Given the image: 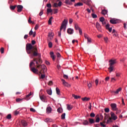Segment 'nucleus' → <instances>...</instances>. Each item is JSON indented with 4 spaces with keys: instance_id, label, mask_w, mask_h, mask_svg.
<instances>
[{
    "instance_id": "obj_1",
    "label": "nucleus",
    "mask_w": 127,
    "mask_h": 127,
    "mask_svg": "<svg viewBox=\"0 0 127 127\" xmlns=\"http://www.w3.org/2000/svg\"><path fill=\"white\" fill-rule=\"evenodd\" d=\"M34 61L36 62V67L39 70V73L41 74V79H44L45 78V75L42 74L45 73V71H47L46 66L42 64V60L40 58H34Z\"/></svg>"
},
{
    "instance_id": "obj_2",
    "label": "nucleus",
    "mask_w": 127,
    "mask_h": 127,
    "mask_svg": "<svg viewBox=\"0 0 127 127\" xmlns=\"http://www.w3.org/2000/svg\"><path fill=\"white\" fill-rule=\"evenodd\" d=\"M26 50L28 54H31L32 56L36 57L39 55L37 48L32 46L31 44H27L26 46Z\"/></svg>"
},
{
    "instance_id": "obj_3",
    "label": "nucleus",
    "mask_w": 127,
    "mask_h": 127,
    "mask_svg": "<svg viewBox=\"0 0 127 127\" xmlns=\"http://www.w3.org/2000/svg\"><path fill=\"white\" fill-rule=\"evenodd\" d=\"M109 67H108V70H109L110 73H112L114 71V65L117 63V61L116 60H111L109 61Z\"/></svg>"
},
{
    "instance_id": "obj_4",
    "label": "nucleus",
    "mask_w": 127,
    "mask_h": 127,
    "mask_svg": "<svg viewBox=\"0 0 127 127\" xmlns=\"http://www.w3.org/2000/svg\"><path fill=\"white\" fill-rule=\"evenodd\" d=\"M34 62H35L34 60L33 61H32L29 64V67L30 68V70L33 73H34L35 74H36L39 72V70H38V69L35 68V67H32V65H35V64H34Z\"/></svg>"
},
{
    "instance_id": "obj_5",
    "label": "nucleus",
    "mask_w": 127,
    "mask_h": 127,
    "mask_svg": "<svg viewBox=\"0 0 127 127\" xmlns=\"http://www.w3.org/2000/svg\"><path fill=\"white\" fill-rule=\"evenodd\" d=\"M67 22H68V21L66 20L65 19H64L63 21L61 27L60 28V32L62 31V29H63V28H64V31L66 30V24H67Z\"/></svg>"
},
{
    "instance_id": "obj_6",
    "label": "nucleus",
    "mask_w": 127,
    "mask_h": 127,
    "mask_svg": "<svg viewBox=\"0 0 127 127\" xmlns=\"http://www.w3.org/2000/svg\"><path fill=\"white\" fill-rule=\"evenodd\" d=\"M110 106L113 111H118V108L117 107V104L116 103H111Z\"/></svg>"
},
{
    "instance_id": "obj_7",
    "label": "nucleus",
    "mask_w": 127,
    "mask_h": 127,
    "mask_svg": "<svg viewBox=\"0 0 127 127\" xmlns=\"http://www.w3.org/2000/svg\"><path fill=\"white\" fill-rule=\"evenodd\" d=\"M111 116V119L114 121H116V120H118V117L113 112H111L110 113Z\"/></svg>"
},
{
    "instance_id": "obj_8",
    "label": "nucleus",
    "mask_w": 127,
    "mask_h": 127,
    "mask_svg": "<svg viewBox=\"0 0 127 127\" xmlns=\"http://www.w3.org/2000/svg\"><path fill=\"white\" fill-rule=\"evenodd\" d=\"M62 82H63V85L65 86V87H70L71 85L69 84L66 81H65L64 79H61Z\"/></svg>"
},
{
    "instance_id": "obj_9",
    "label": "nucleus",
    "mask_w": 127,
    "mask_h": 127,
    "mask_svg": "<svg viewBox=\"0 0 127 127\" xmlns=\"http://www.w3.org/2000/svg\"><path fill=\"white\" fill-rule=\"evenodd\" d=\"M17 11L18 12H21V11H22V8H23V6L21 5H18L17 6Z\"/></svg>"
},
{
    "instance_id": "obj_10",
    "label": "nucleus",
    "mask_w": 127,
    "mask_h": 127,
    "mask_svg": "<svg viewBox=\"0 0 127 127\" xmlns=\"http://www.w3.org/2000/svg\"><path fill=\"white\" fill-rule=\"evenodd\" d=\"M67 32L68 34H73V33H74V30L72 28H68L67 30Z\"/></svg>"
},
{
    "instance_id": "obj_11",
    "label": "nucleus",
    "mask_w": 127,
    "mask_h": 127,
    "mask_svg": "<svg viewBox=\"0 0 127 127\" xmlns=\"http://www.w3.org/2000/svg\"><path fill=\"white\" fill-rule=\"evenodd\" d=\"M110 22L112 24H117V23H118V20L115 19H112L110 20Z\"/></svg>"
},
{
    "instance_id": "obj_12",
    "label": "nucleus",
    "mask_w": 127,
    "mask_h": 127,
    "mask_svg": "<svg viewBox=\"0 0 127 127\" xmlns=\"http://www.w3.org/2000/svg\"><path fill=\"white\" fill-rule=\"evenodd\" d=\"M47 114H51L52 112V108L51 107H48L46 109Z\"/></svg>"
},
{
    "instance_id": "obj_13",
    "label": "nucleus",
    "mask_w": 127,
    "mask_h": 127,
    "mask_svg": "<svg viewBox=\"0 0 127 127\" xmlns=\"http://www.w3.org/2000/svg\"><path fill=\"white\" fill-rule=\"evenodd\" d=\"M106 28L109 30V32H112V28H110V24L108 23L106 24Z\"/></svg>"
},
{
    "instance_id": "obj_14",
    "label": "nucleus",
    "mask_w": 127,
    "mask_h": 127,
    "mask_svg": "<svg viewBox=\"0 0 127 127\" xmlns=\"http://www.w3.org/2000/svg\"><path fill=\"white\" fill-rule=\"evenodd\" d=\"M31 95H32V94H31V92H30L29 94H28L26 96V97H25L24 98V100H26V101H28L29 100H30V98H29V97H30V96H31Z\"/></svg>"
},
{
    "instance_id": "obj_15",
    "label": "nucleus",
    "mask_w": 127,
    "mask_h": 127,
    "mask_svg": "<svg viewBox=\"0 0 127 127\" xmlns=\"http://www.w3.org/2000/svg\"><path fill=\"white\" fill-rule=\"evenodd\" d=\"M50 55H51V58L54 61L55 60V59L56 58V57H55V56H54V53H53V52H51L50 53Z\"/></svg>"
},
{
    "instance_id": "obj_16",
    "label": "nucleus",
    "mask_w": 127,
    "mask_h": 127,
    "mask_svg": "<svg viewBox=\"0 0 127 127\" xmlns=\"http://www.w3.org/2000/svg\"><path fill=\"white\" fill-rule=\"evenodd\" d=\"M21 124L23 126V127H27V122L24 120L21 121Z\"/></svg>"
},
{
    "instance_id": "obj_17",
    "label": "nucleus",
    "mask_w": 127,
    "mask_h": 127,
    "mask_svg": "<svg viewBox=\"0 0 127 127\" xmlns=\"http://www.w3.org/2000/svg\"><path fill=\"white\" fill-rule=\"evenodd\" d=\"M104 124H107V122H106V120L105 119L104 121H103V122L100 123V125L101 126V127H106V125Z\"/></svg>"
},
{
    "instance_id": "obj_18",
    "label": "nucleus",
    "mask_w": 127,
    "mask_h": 127,
    "mask_svg": "<svg viewBox=\"0 0 127 127\" xmlns=\"http://www.w3.org/2000/svg\"><path fill=\"white\" fill-rule=\"evenodd\" d=\"M53 36H54V34L52 32H49L48 34V37H50V39H52L53 38Z\"/></svg>"
},
{
    "instance_id": "obj_19",
    "label": "nucleus",
    "mask_w": 127,
    "mask_h": 127,
    "mask_svg": "<svg viewBox=\"0 0 127 127\" xmlns=\"http://www.w3.org/2000/svg\"><path fill=\"white\" fill-rule=\"evenodd\" d=\"M96 27L98 30H100L101 29V25H100V23L99 22H96Z\"/></svg>"
},
{
    "instance_id": "obj_20",
    "label": "nucleus",
    "mask_w": 127,
    "mask_h": 127,
    "mask_svg": "<svg viewBox=\"0 0 127 127\" xmlns=\"http://www.w3.org/2000/svg\"><path fill=\"white\" fill-rule=\"evenodd\" d=\"M67 109L68 111H71V110L72 109H73V106L67 104Z\"/></svg>"
},
{
    "instance_id": "obj_21",
    "label": "nucleus",
    "mask_w": 127,
    "mask_h": 127,
    "mask_svg": "<svg viewBox=\"0 0 127 127\" xmlns=\"http://www.w3.org/2000/svg\"><path fill=\"white\" fill-rule=\"evenodd\" d=\"M101 13L103 15H106V14H107V13H108V10H107L106 9H103L102 10Z\"/></svg>"
},
{
    "instance_id": "obj_22",
    "label": "nucleus",
    "mask_w": 127,
    "mask_h": 127,
    "mask_svg": "<svg viewBox=\"0 0 127 127\" xmlns=\"http://www.w3.org/2000/svg\"><path fill=\"white\" fill-rule=\"evenodd\" d=\"M17 5H10V9L11 10H14V9H15V8L16 7Z\"/></svg>"
},
{
    "instance_id": "obj_23",
    "label": "nucleus",
    "mask_w": 127,
    "mask_h": 127,
    "mask_svg": "<svg viewBox=\"0 0 127 127\" xmlns=\"http://www.w3.org/2000/svg\"><path fill=\"white\" fill-rule=\"evenodd\" d=\"M88 121L90 124H95V120L92 118H89Z\"/></svg>"
},
{
    "instance_id": "obj_24",
    "label": "nucleus",
    "mask_w": 127,
    "mask_h": 127,
    "mask_svg": "<svg viewBox=\"0 0 127 127\" xmlns=\"http://www.w3.org/2000/svg\"><path fill=\"white\" fill-rule=\"evenodd\" d=\"M52 12V9L51 8L47 9V14H49V13H51Z\"/></svg>"
},
{
    "instance_id": "obj_25",
    "label": "nucleus",
    "mask_w": 127,
    "mask_h": 127,
    "mask_svg": "<svg viewBox=\"0 0 127 127\" xmlns=\"http://www.w3.org/2000/svg\"><path fill=\"white\" fill-rule=\"evenodd\" d=\"M82 5H83V3L81 2H78L74 4V6H82Z\"/></svg>"
},
{
    "instance_id": "obj_26",
    "label": "nucleus",
    "mask_w": 127,
    "mask_h": 127,
    "mask_svg": "<svg viewBox=\"0 0 127 127\" xmlns=\"http://www.w3.org/2000/svg\"><path fill=\"white\" fill-rule=\"evenodd\" d=\"M52 19H53V17L51 16L48 21V24L50 25L52 24Z\"/></svg>"
},
{
    "instance_id": "obj_27",
    "label": "nucleus",
    "mask_w": 127,
    "mask_h": 127,
    "mask_svg": "<svg viewBox=\"0 0 127 127\" xmlns=\"http://www.w3.org/2000/svg\"><path fill=\"white\" fill-rule=\"evenodd\" d=\"M47 93L48 94V95H52V90H51V89L47 90Z\"/></svg>"
},
{
    "instance_id": "obj_28",
    "label": "nucleus",
    "mask_w": 127,
    "mask_h": 127,
    "mask_svg": "<svg viewBox=\"0 0 127 127\" xmlns=\"http://www.w3.org/2000/svg\"><path fill=\"white\" fill-rule=\"evenodd\" d=\"M74 28L75 30H78V29L79 30V28H80V27H79V25H78V24H74Z\"/></svg>"
},
{
    "instance_id": "obj_29",
    "label": "nucleus",
    "mask_w": 127,
    "mask_h": 127,
    "mask_svg": "<svg viewBox=\"0 0 127 127\" xmlns=\"http://www.w3.org/2000/svg\"><path fill=\"white\" fill-rule=\"evenodd\" d=\"M44 121L46 123H51V122H52V119L48 118V119H45Z\"/></svg>"
},
{
    "instance_id": "obj_30",
    "label": "nucleus",
    "mask_w": 127,
    "mask_h": 127,
    "mask_svg": "<svg viewBox=\"0 0 127 127\" xmlns=\"http://www.w3.org/2000/svg\"><path fill=\"white\" fill-rule=\"evenodd\" d=\"M40 98L43 102H44V101H45V96L44 95L40 96Z\"/></svg>"
},
{
    "instance_id": "obj_31",
    "label": "nucleus",
    "mask_w": 127,
    "mask_h": 127,
    "mask_svg": "<svg viewBox=\"0 0 127 127\" xmlns=\"http://www.w3.org/2000/svg\"><path fill=\"white\" fill-rule=\"evenodd\" d=\"M112 120H113V119H112V118L109 117V118L108 119L107 121L106 124H110V123H112Z\"/></svg>"
},
{
    "instance_id": "obj_32",
    "label": "nucleus",
    "mask_w": 127,
    "mask_h": 127,
    "mask_svg": "<svg viewBox=\"0 0 127 127\" xmlns=\"http://www.w3.org/2000/svg\"><path fill=\"white\" fill-rule=\"evenodd\" d=\"M72 97L74 98V99H80V98H81V96H77L75 94H72Z\"/></svg>"
},
{
    "instance_id": "obj_33",
    "label": "nucleus",
    "mask_w": 127,
    "mask_h": 127,
    "mask_svg": "<svg viewBox=\"0 0 127 127\" xmlns=\"http://www.w3.org/2000/svg\"><path fill=\"white\" fill-rule=\"evenodd\" d=\"M122 91V88H119V89H117L116 91H113V93H115V94H118L119 92H121Z\"/></svg>"
},
{
    "instance_id": "obj_34",
    "label": "nucleus",
    "mask_w": 127,
    "mask_h": 127,
    "mask_svg": "<svg viewBox=\"0 0 127 127\" xmlns=\"http://www.w3.org/2000/svg\"><path fill=\"white\" fill-rule=\"evenodd\" d=\"M65 3H66V4H72V2L70 1V0H65Z\"/></svg>"
},
{
    "instance_id": "obj_35",
    "label": "nucleus",
    "mask_w": 127,
    "mask_h": 127,
    "mask_svg": "<svg viewBox=\"0 0 127 127\" xmlns=\"http://www.w3.org/2000/svg\"><path fill=\"white\" fill-rule=\"evenodd\" d=\"M83 125L84 126H88V125H89V122H88V121L85 120V121L83 122Z\"/></svg>"
},
{
    "instance_id": "obj_36",
    "label": "nucleus",
    "mask_w": 127,
    "mask_h": 127,
    "mask_svg": "<svg viewBox=\"0 0 127 127\" xmlns=\"http://www.w3.org/2000/svg\"><path fill=\"white\" fill-rule=\"evenodd\" d=\"M82 101H86L87 102L88 101H89L90 98L84 97V98H82Z\"/></svg>"
},
{
    "instance_id": "obj_37",
    "label": "nucleus",
    "mask_w": 127,
    "mask_h": 127,
    "mask_svg": "<svg viewBox=\"0 0 127 127\" xmlns=\"http://www.w3.org/2000/svg\"><path fill=\"white\" fill-rule=\"evenodd\" d=\"M56 92L57 95H60V89H59V88H58V87H57L56 88Z\"/></svg>"
},
{
    "instance_id": "obj_38",
    "label": "nucleus",
    "mask_w": 127,
    "mask_h": 127,
    "mask_svg": "<svg viewBox=\"0 0 127 127\" xmlns=\"http://www.w3.org/2000/svg\"><path fill=\"white\" fill-rule=\"evenodd\" d=\"M66 116V114L64 113L61 116L62 120H65V116Z\"/></svg>"
},
{
    "instance_id": "obj_39",
    "label": "nucleus",
    "mask_w": 127,
    "mask_h": 127,
    "mask_svg": "<svg viewBox=\"0 0 127 127\" xmlns=\"http://www.w3.org/2000/svg\"><path fill=\"white\" fill-rule=\"evenodd\" d=\"M116 81H117V80L114 77H112L111 78V82H112V83H115Z\"/></svg>"
},
{
    "instance_id": "obj_40",
    "label": "nucleus",
    "mask_w": 127,
    "mask_h": 127,
    "mask_svg": "<svg viewBox=\"0 0 127 127\" xmlns=\"http://www.w3.org/2000/svg\"><path fill=\"white\" fill-rule=\"evenodd\" d=\"M23 100V99H20V98L16 99V102H17V103H18V102H22Z\"/></svg>"
},
{
    "instance_id": "obj_41",
    "label": "nucleus",
    "mask_w": 127,
    "mask_h": 127,
    "mask_svg": "<svg viewBox=\"0 0 127 127\" xmlns=\"http://www.w3.org/2000/svg\"><path fill=\"white\" fill-rule=\"evenodd\" d=\"M0 51L1 54H3L4 53V48L3 47L1 48Z\"/></svg>"
},
{
    "instance_id": "obj_42",
    "label": "nucleus",
    "mask_w": 127,
    "mask_h": 127,
    "mask_svg": "<svg viewBox=\"0 0 127 127\" xmlns=\"http://www.w3.org/2000/svg\"><path fill=\"white\" fill-rule=\"evenodd\" d=\"M99 20L101 22H103V21H105V18L104 17H101L99 18Z\"/></svg>"
},
{
    "instance_id": "obj_43",
    "label": "nucleus",
    "mask_w": 127,
    "mask_h": 127,
    "mask_svg": "<svg viewBox=\"0 0 127 127\" xmlns=\"http://www.w3.org/2000/svg\"><path fill=\"white\" fill-rule=\"evenodd\" d=\"M6 119H7V120L11 119V114H8L6 117Z\"/></svg>"
},
{
    "instance_id": "obj_44",
    "label": "nucleus",
    "mask_w": 127,
    "mask_h": 127,
    "mask_svg": "<svg viewBox=\"0 0 127 127\" xmlns=\"http://www.w3.org/2000/svg\"><path fill=\"white\" fill-rule=\"evenodd\" d=\"M57 112H58V113H62V112H63L62 108H59V109H58Z\"/></svg>"
},
{
    "instance_id": "obj_45",
    "label": "nucleus",
    "mask_w": 127,
    "mask_h": 127,
    "mask_svg": "<svg viewBox=\"0 0 127 127\" xmlns=\"http://www.w3.org/2000/svg\"><path fill=\"white\" fill-rule=\"evenodd\" d=\"M109 118H110V117H109L107 114H105L104 120H108Z\"/></svg>"
},
{
    "instance_id": "obj_46",
    "label": "nucleus",
    "mask_w": 127,
    "mask_h": 127,
    "mask_svg": "<svg viewBox=\"0 0 127 127\" xmlns=\"http://www.w3.org/2000/svg\"><path fill=\"white\" fill-rule=\"evenodd\" d=\"M52 7V5H51V3H49L47 4V7H48L49 8H51Z\"/></svg>"
},
{
    "instance_id": "obj_47",
    "label": "nucleus",
    "mask_w": 127,
    "mask_h": 127,
    "mask_svg": "<svg viewBox=\"0 0 127 127\" xmlns=\"http://www.w3.org/2000/svg\"><path fill=\"white\" fill-rule=\"evenodd\" d=\"M104 111L105 113H109L110 112V109L109 108H105Z\"/></svg>"
},
{
    "instance_id": "obj_48",
    "label": "nucleus",
    "mask_w": 127,
    "mask_h": 127,
    "mask_svg": "<svg viewBox=\"0 0 127 127\" xmlns=\"http://www.w3.org/2000/svg\"><path fill=\"white\" fill-rule=\"evenodd\" d=\"M39 28V25L38 24H37L34 28L35 30H37Z\"/></svg>"
},
{
    "instance_id": "obj_49",
    "label": "nucleus",
    "mask_w": 127,
    "mask_h": 127,
    "mask_svg": "<svg viewBox=\"0 0 127 127\" xmlns=\"http://www.w3.org/2000/svg\"><path fill=\"white\" fill-rule=\"evenodd\" d=\"M48 45H49V48H52V46H53V45H52V42H50L49 43V44H48Z\"/></svg>"
},
{
    "instance_id": "obj_50",
    "label": "nucleus",
    "mask_w": 127,
    "mask_h": 127,
    "mask_svg": "<svg viewBox=\"0 0 127 127\" xmlns=\"http://www.w3.org/2000/svg\"><path fill=\"white\" fill-rule=\"evenodd\" d=\"M95 113L93 112L91 113L90 115V116L91 117V118H95Z\"/></svg>"
},
{
    "instance_id": "obj_51",
    "label": "nucleus",
    "mask_w": 127,
    "mask_h": 127,
    "mask_svg": "<svg viewBox=\"0 0 127 127\" xmlns=\"http://www.w3.org/2000/svg\"><path fill=\"white\" fill-rule=\"evenodd\" d=\"M64 78V79H66V80L69 79V77L68 76V75H66V74H64V76H63Z\"/></svg>"
},
{
    "instance_id": "obj_52",
    "label": "nucleus",
    "mask_w": 127,
    "mask_h": 127,
    "mask_svg": "<svg viewBox=\"0 0 127 127\" xmlns=\"http://www.w3.org/2000/svg\"><path fill=\"white\" fill-rule=\"evenodd\" d=\"M30 112H32L33 113H35L36 112V110L32 108L30 109Z\"/></svg>"
},
{
    "instance_id": "obj_53",
    "label": "nucleus",
    "mask_w": 127,
    "mask_h": 127,
    "mask_svg": "<svg viewBox=\"0 0 127 127\" xmlns=\"http://www.w3.org/2000/svg\"><path fill=\"white\" fill-rule=\"evenodd\" d=\"M104 41H105L106 43H108L109 42V39L107 37L104 38Z\"/></svg>"
},
{
    "instance_id": "obj_54",
    "label": "nucleus",
    "mask_w": 127,
    "mask_h": 127,
    "mask_svg": "<svg viewBox=\"0 0 127 127\" xmlns=\"http://www.w3.org/2000/svg\"><path fill=\"white\" fill-rule=\"evenodd\" d=\"M78 30H79L80 35H82V34H83V32H82V29L81 28H79Z\"/></svg>"
},
{
    "instance_id": "obj_55",
    "label": "nucleus",
    "mask_w": 127,
    "mask_h": 127,
    "mask_svg": "<svg viewBox=\"0 0 127 127\" xmlns=\"http://www.w3.org/2000/svg\"><path fill=\"white\" fill-rule=\"evenodd\" d=\"M93 18H97V15L95 14H92Z\"/></svg>"
},
{
    "instance_id": "obj_56",
    "label": "nucleus",
    "mask_w": 127,
    "mask_h": 127,
    "mask_svg": "<svg viewBox=\"0 0 127 127\" xmlns=\"http://www.w3.org/2000/svg\"><path fill=\"white\" fill-rule=\"evenodd\" d=\"M49 86H52V85H53V82L52 81H50L48 83Z\"/></svg>"
},
{
    "instance_id": "obj_57",
    "label": "nucleus",
    "mask_w": 127,
    "mask_h": 127,
    "mask_svg": "<svg viewBox=\"0 0 127 127\" xmlns=\"http://www.w3.org/2000/svg\"><path fill=\"white\" fill-rule=\"evenodd\" d=\"M84 35L86 39H88L89 38V36H88V35H87L86 34H84Z\"/></svg>"
},
{
    "instance_id": "obj_58",
    "label": "nucleus",
    "mask_w": 127,
    "mask_h": 127,
    "mask_svg": "<svg viewBox=\"0 0 127 127\" xmlns=\"http://www.w3.org/2000/svg\"><path fill=\"white\" fill-rule=\"evenodd\" d=\"M18 114H19V111H15L14 112L15 116H17V115H18Z\"/></svg>"
},
{
    "instance_id": "obj_59",
    "label": "nucleus",
    "mask_w": 127,
    "mask_h": 127,
    "mask_svg": "<svg viewBox=\"0 0 127 127\" xmlns=\"http://www.w3.org/2000/svg\"><path fill=\"white\" fill-rule=\"evenodd\" d=\"M95 122H96V123H100V118L98 117V118L96 119V121H95Z\"/></svg>"
},
{
    "instance_id": "obj_60",
    "label": "nucleus",
    "mask_w": 127,
    "mask_h": 127,
    "mask_svg": "<svg viewBox=\"0 0 127 127\" xmlns=\"http://www.w3.org/2000/svg\"><path fill=\"white\" fill-rule=\"evenodd\" d=\"M58 12V9H55L54 11V14H56V13H57Z\"/></svg>"
},
{
    "instance_id": "obj_61",
    "label": "nucleus",
    "mask_w": 127,
    "mask_h": 127,
    "mask_svg": "<svg viewBox=\"0 0 127 127\" xmlns=\"http://www.w3.org/2000/svg\"><path fill=\"white\" fill-rule=\"evenodd\" d=\"M58 6H61L62 5V2L61 1H60L59 2V3L58 4Z\"/></svg>"
},
{
    "instance_id": "obj_62",
    "label": "nucleus",
    "mask_w": 127,
    "mask_h": 127,
    "mask_svg": "<svg viewBox=\"0 0 127 127\" xmlns=\"http://www.w3.org/2000/svg\"><path fill=\"white\" fill-rule=\"evenodd\" d=\"M43 10H41V11L40 12V13H39L40 16H41V15H42V14H43Z\"/></svg>"
},
{
    "instance_id": "obj_63",
    "label": "nucleus",
    "mask_w": 127,
    "mask_h": 127,
    "mask_svg": "<svg viewBox=\"0 0 127 127\" xmlns=\"http://www.w3.org/2000/svg\"><path fill=\"white\" fill-rule=\"evenodd\" d=\"M28 22L29 23H32V21H31V17H29L28 19Z\"/></svg>"
},
{
    "instance_id": "obj_64",
    "label": "nucleus",
    "mask_w": 127,
    "mask_h": 127,
    "mask_svg": "<svg viewBox=\"0 0 127 127\" xmlns=\"http://www.w3.org/2000/svg\"><path fill=\"white\" fill-rule=\"evenodd\" d=\"M29 35L31 36V35H32L33 34V31H32V30H31L29 33Z\"/></svg>"
}]
</instances>
